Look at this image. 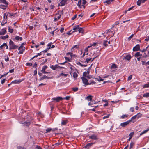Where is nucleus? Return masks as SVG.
Listing matches in <instances>:
<instances>
[{
  "label": "nucleus",
  "mask_w": 149,
  "mask_h": 149,
  "mask_svg": "<svg viewBox=\"0 0 149 149\" xmlns=\"http://www.w3.org/2000/svg\"><path fill=\"white\" fill-rule=\"evenodd\" d=\"M35 149H42V148L38 146V145H36L35 148Z\"/></svg>",
  "instance_id": "nucleus-53"
},
{
  "label": "nucleus",
  "mask_w": 149,
  "mask_h": 149,
  "mask_svg": "<svg viewBox=\"0 0 149 149\" xmlns=\"http://www.w3.org/2000/svg\"><path fill=\"white\" fill-rule=\"evenodd\" d=\"M47 66H44L42 68L41 72H42V73L44 74H48L49 73V72L45 71L46 69L47 68Z\"/></svg>",
  "instance_id": "nucleus-9"
},
{
  "label": "nucleus",
  "mask_w": 149,
  "mask_h": 149,
  "mask_svg": "<svg viewBox=\"0 0 149 149\" xmlns=\"http://www.w3.org/2000/svg\"><path fill=\"white\" fill-rule=\"evenodd\" d=\"M79 32V33L83 34L84 32V30L82 28L79 27L78 29Z\"/></svg>",
  "instance_id": "nucleus-23"
},
{
  "label": "nucleus",
  "mask_w": 149,
  "mask_h": 149,
  "mask_svg": "<svg viewBox=\"0 0 149 149\" xmlns=\"http://www.w3.org/2000/svg\"><path fill=\"white\" fill-rule=\"evenodd\" d=\"M131 122V120H129L125 122L121 123L120 124V125L122 127H125L128 125Z\"/></svg>",
  "instance_id": "nucleus-6"
},
{
  "label": "nucleus",
  "mask_w": 149,
  "mask_h": 149,
  "mask_svg": "<svg viewBox=\"0 0 149 149\" xmlns=\"http://www.w3.org/2000/svg\"><path fill=\"white\" fill-rule=\"evenodd\" d=\"M54 7L55 6L54 5H53L52 4L50 6V8L52 9H53L54 8Z\"/></svg>",
  "instance_id": "nucleus-64"
},
{
  "label": "nucleus",
  "mask_w": 149,
  "mask_h": 149,
  "mask_svg": "<svg viewBox=\"0 0 149 149\" xmlns=\"http://www.w3.org/2000/svg\"><path fill=\"white\" fill-rule=\"evenodd\" d=\"M8 35H6L4 36H1L0 37V38H1L3 39H6L8 38Z\"/></svg>",
  "instance_id": "nucleus-34"
},
{
  "label": "nucleus",
  "mask_w": 149,
  "mask_h": 149,
  "mask_svg": "<svg viewBox=\"0 0 149 149\" xmlns=\"http://www.w3.org/2000/svg\"><path fill=\"white\" fill-rule=\"evenodd\" d=\"M72 52H68V53H67V54H66L67 55H70V56L71 57H72Z\"/></svg>",
  "instance_id": "nucleus-59"
},
{
  "label": "nucleus",
  "mask_w": 149,
  "mask_h": 149,
  "mask_svg": "<svg viewBox=\"0 0 149 149\" xmlns=\"http://www.w3.org/2000/svg\"><path fill=\"white\" fill-rule=\"evenodd\" d=\"M99 54L96 56V57H94L92 60V58H86V60L84 62V63H89V62L91 61V62H92L96 57H97L99 56Z\"/></svg>",
  "instance_id": "nucleus-5"
},
{
  "label": "nucleus",
  "mask_w": 149,
  "mask_h": 149,
  "mask_svg": "<svg viewBox=\"0 0 149 149\" xmlns=\"http://www.w3.org/2000/svg\"><path fill=\"white\" fill-rule=\"evenodd\" d=\"M81 79L82 80L83 84L85 85H90L92 84H93L95 83V82H88V80L84 77H81Z\"/></svg>",
  "instance_id": "nucleus-3"
},
{
  "label": "nucleus",
  "mask_w": 149,
  "mask_h": 149,
  "mask_svg": "<svg viewBox=\"0 0 149 149\" xmlns=\"http://www.w3.org/2000/svg\"><path fill=\"white\" fill-rule=\"evenodd\" d=\"M67 74H64L63 73H61L60 74V76H63L64 77H67Z\"/></svg>",
  "instance_id": "nucleus-52"
},
{
  "label": "nucleus",
  "mask_w": 149,
  "mask_h": 149,
  "mask_svg": "<svg viewBox=\"0 0 149 149\" xmlns=\"http://www.w3.org/2000/svg\"><path fill=\"white\" fill-rule=\"evenodd\" d=\"M103 45L105 46H108V41L107 40H105L103 42Z\"/></svg>",
  "instance_id": "nucleus-36"
},
{
  "label": "nucleus",
  "mask_w": 149,
  "mask_h": 149,
  "mask_svg": "<svg viewBox=\"0 0 149 149\" xmlns=\"http://www.w3.org/2000/svg\"><path fill=\"white\" fill-rule=\"evenodd\" d=\"M5 46H6V44L4 43L3 45H1L0 46V48L1 49H2L3 48V47H5Z\"/></svg>",
  "instance_id": "nucleus-42"
},
{
  "label": "nucleus",
  "mask_w": 149,
  "mask_h": 149,
  "mask_svg": "<svg viewBox=\"0 0 149 149\" xmlns=\"http://www.w3.org/2000/svg\"><path fill=\"white\" fill-rule=\"evenodd\" d=\"M8 30L9 32H10L11 33H13V29H12L10 28L9 27H8Z\"/></svg>",
  "instance_id": "nucleus-41"
},
{
  "label": "nucleus",
  "mask_w": 149,
  "mask_h": 149,
  "mask_svg": "<svg viewBox=\"0 0 149 149\" xmlns=\"http://www.w3.org/2000/svg\"><path fill=\"white\" fill-rule=\"evenodd\" d=\"M68 123L67 120H62L61 122V125H65Z\"/></svg>",
  "instance_id": "nucleus-24"
},
{
  "label": "nucleus",
  "mask_w": 149,
  "mask_h": 149,
  "mask_svg": "<svg viewBox=\"0 0 149 149\" xmlns=\"http://www.w3.org/2000/svg\"><path fill=\"white\" fill-rule=\"evenodd\" d=\"M77 14H76L75 15H74V16L73 17H72V18H71V19L72 20H74L77 17Z\"/></svg>",
  "instance_id": "nucleus-63"
},
{
  "label": "nucleus",
  "mask_w": 149,
  "mask_h": 149,
  "mask_svg": "<svg viewBox=\"0 0 149 149\" xmlns=\"http://www.w3.org/2000/svg\"><path fill=\"white\" fill-rule=\"evenodd\" d=\"M51 48L50 47H47V48L46 49L43 51L42 52H43L44 53H45L47 52L48 50H49Z\"/></svg>",
  "instance_id": "nucleus-43"
},
{
  "label": "nucleus",
  "mask_w": 149,
  "mask_h": 149,
  "mask_svg": "<svg viewBox=\"0 0 149 149\" xmlns=\"http://www.w3.org/2000/svg\"><path fill=\"white\" fill-rule=\"evenodd\" d=\"M143 97H149V92L146 93L143 95Z\"/></svg>",
  "instance_id": "nucleus-33"
},
{
  "label": "nucleus",
  "mask_w": 149,
  "mask_h": 149,
  "mask_svg": "<svg viewBox=\"0 0 149 149\" xmlns=\"http://www.w3.org/2000/svg\"><path fill=\"white\" fill-rule=\"evenodd\" d=\"M15 16V14L11 13L9 12H6L4 14L3 19L1 23V25H4L7 23L8 19L9 18H12Z\"/></svg>",
  "instance_id": "nucleus-1"
},
{
  "label": "nucleus",
  "mask_w": 149,
  "mask_h": 149,
  "mask_svg": "<svg viewBox=\"0 0 149 149\" xmlns=\"http://www.w3.org/2000/svg\"><path fill=\"white\" fill-rule=\"evenodd\" d=\"M134 134V132H131L129 134V137H131V138H132L133 136V135Z\"/></svg>",
  "instance_id": "nucleus-46"
},
{
  "label": "nucleus",
  "mask_w": 149,
  "mask_h": 149,
  "mask_svg": "<svg viewBox=\"0 0 149 149\" xmlns=\"http://www.w3.org/2000/svg\"><path fill=\"white\" fill-rule=\"evenodd\" d=\"M140 47L139 44H137L133 48V50L134 51H137L140 50Z\"/></svg>",
  "instance_id": "nucleus-12"
},
{
  "label": "nucleus",
  "mask_w": 149,
  "mask_h": 149,
  "mask_svg": "<svg viewBox=\"0 0 149 149\" xmlns=\"http://www.w3.org/2000/svg\"><path fill=\"white\" fill-rule=\"evenodd\" d=\"M77 76L78 75L75 72H74L73 74V77L74 78H76L77 77Z\"/></svg>",
  "instance_id": "nucleus-38"
},
{
  "label": "nucleus",
  "mask_w": 149,
  "mask_h": 149,
  "mask_svg": "<svg viewBox=\"0 0 149 149\" xmlns=\"http://www.w3.org/2000/svg\"><path fill=\"white\" fill-rule=\"evenodd\" d=\"M65 59L68 61H69V62H70V58H68V57H65V56L64 57Z\"/></svg>",
  "instance_id": "nucleus-60"
},
{
  "label": "nucleus",
  "mask_w": 149,
  "mask_h": 149,
  "mask_svg": "<svg viewBox=\"0 0 149 149\" xmlns=\"http://www.w3.org/2000/svg\"><path fill=\"white\" fill-rule=\"evenodd\" d=\"M142 87L143 88H148L149 87V84H146L142 86Z\"/></svg>",
  "instance_id": "nucleus-30"
},
{
  "label": "nucleus",
  "mask_w": 149,
  "mask_h": 149,
  "mask_svg": "<svg viewBox=\"0 0 149 149\" xmlns=\"http://www.w3.org/2000/svg\"><path fill=\"white\" fill-rule=\"evenodd\" d=\"M17 45H15L14 43L11 40H10L9 41V49L10 50L14 49H16L18 48Z\"/></svg>",
  "instance_id": "nucleus-2"
},
{
  "label": "nucleus",
  "mask_w": 149,
  "mask_h": 149,
  "mask_svg": "<svg viewBox=\"0 0 149 149\" xmlns=\"http://www.w3.org/2000/svg\"><path fill=\"white\" fill-rule=\"evenodd\" d=\"M18 50H19V54H22L24 52L25 49V47H24L23 46H20L18 49Z\"/></svg>",
  "instance_id": "nucleus-7"
},
{
  "label": "nucleus",
  "mask_w": 149,
  "mask_h": 149,
  "mask_svg": "<svg viewBox=\"0 0 149 149\" xmlns=\"http://www.w3.org/2000/svg\"><path fill=\"white\" fill-rule=\"evenodd\" d=\"M131 58V56L129 54L125 56L124 57V58L128 61L130 60Z\"/></svg>",
  "instance_id": "nucleus-18"
},
{
  "label": "nucleus",
  "mask_w": 149,
  "mask_h": 149,
  "mask_svg": "<svg viewBox=\"0 0 149 149\" xmlns=\"http://www.w3.org/2000/svg\"><path fill=\"white\" fill-rule=\"evenodd\" d=\"M15 39L17 41H21L22 40V37H19V36H15Z\"/></svg>",
  "instance_id": "nucleus-19"
},
{
  "label": "nucleus",
  "mask_w": 149,
  "mask_h": 149,
  "mask_svg": "<svg viewBox=\"0 0 149 149\" xmlns=\"http://www.w3.org/2000/svg\"><path fill=\"white\" fill-rule=\"evenodd\" d=\"M142 3L141 0H138V1L137 2V3L138 5L140 6L141 5V3Z\"/></svg>",
  "instance_id": "nucleus-51"
},
{
  "label": "nucleus",
  "mask_w": 149,
  "mask_h": 149,
  "mask_svg": "<svg viewBox=\"0 0 149 149\" xmlns=\"http://www.w3.org/2000/svg\"><path fill=\"white\" fill-rule=\"evenodd\" d=\"M17 149H24V147L19 146H17Z\"/></svg>",
  "instance_id": "nucleus-48"
},
{
  "label": "nucleus",
  "mask_w": 149,
  "mask_h": 149,
  "mask_svg": "<svg viewBox=\"0 0 149 149\" xmlns=\"http://www.w3.org/2000/svg\"><path fill=\"white\" fill-rule=\"evenodd\" d=\"M128 116V114H124L121 116L120 117V118L121 119H124V118H127Z\"/></svg>",
  "instance_id": "nucleus-29"
},
{
  "label": "nucleus",
  "mask_w": 149,
  "mask_h": 149,
  "mask_svg": "<svg viewBox=\"0 0 149 149\" xmlns=\"http://www.w3.org/2000/svg\"><path fill=\"white\" fill-rule=\"evenodd\" d=\"M86 99L88 101H91L92 100V96L89 95L87 96L86 98Z\"/></svg>",
  "instance_id": "nucleus-25"
},
{
  "label": "nucleus",
  "mask_w": 149,
  "mask_h": 149,
  "mask_svg": "<svg viewBox=\"0 0 149 149\" xmlns=\"http://www.w3.org/2000/svg\"><path fill=\"white\" fill-rule=\"evenodd\" d=\"M130 112H134V109L133 107H131L130 109Z\"/></svg>",
  "instance_id": "nucleus-40"
},
{
  "label": "nucleus",
  "mask_w": 149,
  "mask_h": 149,
  "mask_svg": "<svg viewBox=\"0 0 149 149\" xmlns=\"http://www.w3.org/2000/svg\"><path fill=\"white\" fill-rule=\"evenodd\" d=\"M61 15L60 14H57L56 15V17L57 18V19L58 20L59 19L61 18Z\"/></svg>",
  "instance_id": "nucleus-54"
},
{
  "label": "nucleus",
  "mask_w": 149,
  "mask_h": 149,
  "mask_svg": "<svg viewBox=\"0 0 149 149\" xmlns=\"http://www.w3.org/2000/svg\"><path fill=\"white\" fill-rule=\"evenodd\" d=\"M6 28H3L0 31V35H4L6 34Z\"/></svg>",
  "instance_id": "nucleus-14"
},
{
  "label": "nucleus",
  "mask_w": 149,
  "mask_h": 149,
  "mask_svg": "<svg viewBox=\"0 0 149 149\" xmlns=\"http://www.w3.org/2000/svg\"><path fill=\"white\" fill-rule=\"evenodd\" d=\"M24 80V79H19V80H16L12 81L11 82V83H13L14 84H19L22 82Z\"/></svg>",
  "instance_id": "nucleus-11"
},
{
  "label": "nucleus",
  "mask_w": 149,
  "mask_h": 149,
  "mask_svg": "<svg viewBox=\"0 0 149 149\" xmlns=\"http://www.w3.org/2000/svg\"><path fill=\"white\" fill-rule=\"evenodd\" d=\"M58 67H60L58 66V65H52L50 66V68L53 70H55L56 68Z\"/></svg>",
  "instance_id": "nucleus-17"
},
{
  "label": "nucleus",
  "mask_w": 149,
  "mask_h": 149,
  "mask_svg": "<svg viewBox=\"0 0 149 149\" xmlns=\"http://www.w3.org/2000/svg\"><path fill=\"white\" fill-rule=\"evenodd\" d=\"M89 138L92 139L96 140L97 139V137L96 135L93 134L89 136Z\"/></svg>",
  "instance_id": "nucleus-16"
},
{
  "label": "nucleus",
  "mask_w": 149,
  "mask_h": 149,
  "mask_svg": "<svg viewBox=\"0 0 149 149\" xmlns=\"http://www.w3.org/2000/svg\"><path fill=\"white\" fill-rule=\"evenodd\" d=\"M83 77L87 78L89 79L91 78V75L89 74V71H88L86 72H84L83 73Z\"/></svg>",
  "instance_id": "nucleus-4"
},
{
  "label": "nucleus",
  "mask_w": 149,
  "mask_h": 149,
  "mask_svg": "<svg viewBox=\"0 0 149 149\" xmlns=\"http://www.w3.org/2000/svg\"><path fill=\"white\" fill-rule=\"evenodd\" d=\"M135 57H137L139 56H142V54H140V52H136L134 55Z\"/></svg>",
  "instance_id": "nucleus-26"
},
{
  "label": "nucleus",
  "mask_w": 149,
  "mask_h": 149,
  "mask_svg": "<svg viewBox=\"0 0 149 149\" xmlns=\"http://www.w3.org/2000/svg\"><path fill=\"white\" fill-rule=\"evenodd\" d=\"M20 123L22 124L23 126L26 127H28L31 124L30 122L29 121H25L24 122L21 121Z\"/></svg>",
  "instance_id": "nucleus-8"
},
{
  "label": "nucleus",
  "mask_w": 149,
  "mask_h": 149,
  "mask_svg": "<svg viewBox=\"0 0 149 149\" xmlns=\"http://www.w3.org/2000/svg\"><path fill=\"white\" fill-rule=\"evenodd\" d=\"M136 118H137V115H135L134 116L132 117L131 118V119H130V120H131V122H132V120H134Z\"/></svg>",
  "instance_id": "nucleus-44"
},
{
  "label": "nucleus",
  "mask_w": 149,
  "mask_h": 149,
  "mask_svg": "<svg viewBox=\"0 0 149 149\" xmlns=\"http://www.w3.org/2000/svg\"><path fill=\"white\" fill-rule=\"evenodd\" d=\"M93 143H88L85 146V147L86 148L89 149L90 147L93 145Z\"/></svg>",
  "instance_id": "nucleus-20"
},
{
  "label": "nucleus",
  "mask_w": 149,
  "mask_h": 149,
  "mask_svg": "<svg viewBox=\"0 0 149 149\" xmlns=\"http://www.w3.org/2000/svg\"><path fill=\"white\" fill-rule=\"evenodd\" d=\"M50 79V77H48L47 76L45 75H44L43 77H41V78H40L39 79V80L41 81L45 79Z\"/></svg>",
  "instance_id": "nucleus-21"
},
{
  "label": "nucleus",
  "mask_w": 149,
  "mask_h": 149,
  "mask_svg": "<svg viewBox=\"0 0 149 149\" xmlns=\"http://www.w3.org/2000/svg\"><path fill=\"white\" fill-rule=\"evenodd\" d=\"M136 115H137V118L138 119L141 118L142 116V114H141L140 113H138Z\"/></svg>",
  "instance_id": "nucleus-31"
},
{
  "label": "nucleus",
  "mask_w": 149,
  "mask_h": 149,
  "mask_svg": "<svg viewBox=\"0 0 149 149\" xmlns=\"http://www.w3.org/2000/svg\"><path fill=\"white\" fill-rule=\"evenodd\" d=\"M3 4H4V5H0V8L2 9L5 10L6 9V8L8 6V4L7 3H4Z\"/></svg>",
  "instance_id": "nucleus-13"
},
{
  "label": "nucleus",
  "mask_w": 149,
  "mask_h": 149,
  "mask_svg": "<svg viewBox=\"0 0 149 149\" xmlns=\"http://www.w3.org/2000/svg\"><path fill=\"white\" fill-rule=\"evenodd\" d=\"M82 4V0H79V1L78 3L77 4V6L79 7H81V5Z\"/></svg>",
  "instance_id": "nucleus-32"
},
{
  "label": "nucleus",
  "mask_w": 149,
  "mask_h": 149,
  "mask_svg": "<svg viewBox=\"0 0 149 149\" xmlns=\"http://www.w3.org/2000/svg\"><path fill=\"white\" fill-rule=\"evenodd\" d=\"M52 99L56 100V102H58L62 100L63 98L61 97H58L56 98H52Z\"/></svg>",
  "instance_id": "nucleus-15"
},
{
  "label": "nucleus",
  "mask_w": 149,
  "mask_h": 149,
  "mask_svg": "<svg viewBox=\"0 0 149 149\" xmlns=\"http://www.w3.org/2000/svg\"><path fill=\"white\" fill-rule=\"evenodd\" d=\"M79 48V45H75L73 46V47L71 48V50L73 49L74 48H76L77 49H78Z\"/></svg>",
  "instance_id": "nucleus-49"
},
{
  "label": "nucleus",
  "mask_w": 149,
  "mask_h": 149,
  "mask_svg": "<svg viewBox=\"0 0 149 149\" xmlns=\"http://www.w3.org/2000/svg\"><path fill=\"white\" fill-rule=\"evenodd\" d=\"M134 143L133 142H131L130 144V149H131L134 145Z\"/></svg>",
  "instance_id": "nucleus-39"
},
{
  "label": "nucleus",
  "mask_w": 149,
  "mask_h": 149,
  "mask_svg": "<svg viewBox=\"0 0 149 149\" xmlns=\"http://www.w3.org/2000/svg\"><path fill=\"white\" fill-rule=\"evenodd\" d=\"M149 130V128L148 129L145 130L144 131H143L142 132H141V134H140V135L141 136V135H142L143 134L146 133Z\"/></svg>",
  "instance_id": "nucleus-28"
},
{
  "label": "nucleus",
  "mask_w": 149,
  "mask_h": 149,
  "mask_svg": "<svg viewBox=\"0 0 149 149\" xmlns=\"http://www.w3.org/2000/svg\"><path fill=\"white\" fill-rule=\"evenodd\" d=\"M67 0H62L58 4V6H63L66 3Z\"/></svg>",
  "instance_id": "nucleus-10"
},
{
  "label": "nucleus",
  "mask_w": 149,
  "mask_h": 149,
  "mask_svg": "<svg viewBox=\"0 0 149 149\" xmlns=\"http://www.w3.org/2000/svg\"><path fill=\"white\" fill-rule=\"evenodd\" d=\"M72 89L74 92H76L78 90V87L73 88H72Z\"/></svg>",
  "instance_id": "nucleus-45"
},
{
  "label": "nucleus",
  "mask_w": 149,
  "mask_h": 149,
  "mask_svg": "<svg viewBox=\"0 0 149 149\" xmlns=\"http://www.w3.org/2000/svg\"><path fill=\"white\" fill-rule=\"evenodd\" d=\"M82 6H84L86 3V0H82Z\"/></svg>",
  "instance_id": "nucleus-47"
},
{
  "label": "nucleus",
  "mask_w": 149,
  "mask_h": 149,
  "mask_svg": "<svg viewBox=\"0 0 149 149\" xmlns=\"http://www.w3.org/2000/svg\"><path fill=\"white\" fill-rule=\"evenodd\" d=\"M7 3L6 0H0V3Z\"/></svg>",
  "instance_id": "nucleus-55"
},
{
  "label": "nucleus",
  "mask_w": 149,
  "mask_h": 149,
  "mask_svg": "<svg viewBox=\"0 0 149 149\" xmlns=\"http://www.w3.org/2000/svg\"><path fill=\"white\" fill-rule=\"evenodd\" d=\"M86 51H87V49H85V52L83 54V55L82 56V57H83L86 55Z\"/></svg>",
  "instance_id": "nucleus-57"
},
{
  "label": "nucleus",
  "mask_w": 149,
  "mask_h": 149,
  "mask_svg": "<svg viewBox=\"0 0 149 149\" xmlns=\"http://www.w3.org/2000/svg\"><path fill=\"white\" fill-rule=\"evenodd\" d=\"M77 64L78 65H80V66H81L83 67H85L86 66H87V65L86 64H84V65H83V64H82L80 62H78V63H77Z\"/></svg>",
  "instance_id": "nucleus-35"
},
{
  "label": "nucleus",
  "mask_w": 149,
  "mask_h": 149,
  "mask_svg": "<svg viewBox=\"0 0 149 149\" xmlns=\"http://www.w3.org/2000/svg\"><path fill=\"white\" fill-rule=\"evenodd\" d=\"M5 60L7 62L9 61V58L8 56H5Z\"/></svg>",
  "instance_id": "nucleus-56"
},
{
  "label": "nucleus",
  "mask_w": 149,
  "mask_h": 149,
  "mask_svg": "<svg viewBox=\"0 0 149 149\" xmlns=\"http://www.w3.org/2000/svg\"><path fill=\"white\" fill-rule=\"evenodd\" d=\"M46 130V133H48L51 131V128H47Z\"/></svg>",
  "instance_id": "nucleus-58"
},
{
  "label": "nucleus",
  "mask_w": 149,
  "mask_h": 149,
  "mask_svg": "<svg viewBox=\"0 0 149 149\" xmlns=\"http://www.w3.org/2000/svg\"><path fill=\"white\" fill-rule=\"evenodd\" d=\"M58 30V28H56V29L55 30H54L50 32V33L52 34V36L54 35V32L56 31V30Z\"/></svg>",
  "instance_id": "nucleus-61"
},
{
  "label": "nucleus",
  "mask_w": 149,
  "mask_h": 149,
  "mask_svg": "<svg viewBox=\"0 0 149 149\" xmlns=\"http://www.w3.org/2000/svg\"><path fill=\"white\" fill-rule=\"evenodd\" d=\"M113 0H107L105 1V3H107V4H109L111 2H112Z\"/></svg>",
  "instance_id": "nucleus-37"
},
{
  "label": "nucleus",
  "mask_w": 149,
  "mask_h": 149,
  "mask_svg": "<svg viewBox=\"0 0 149 149\" xmlns=\"http://www.w3.org/2000/svg\"><path fill=\"white\" fill-rule=\"evenodd\" d=\"M110 114H108L107 115L103 117V119H104L106 118H108L109 116H110Z\"/></svg>",
  "instance_id": "nucleus-50"
},
{
  "label": "nucleus",
  "mask_w": 149,
  "mask_h": 149,
  "mask_svg": "<svg viewBox=\"0 0 149 149\" xmlns=\"http://www.w3.org/2000/svg\"><path fill=\"white\" fill-rule=\"evenodd\" d=\"M79 25H77L75 26H74V28H73V30L74 31L73 32H75L77 31V30L79 29Z\"/></svg>",
  "instance_id": "nucleus-22"
},
{
  "label": "nucleus",
  "mask_w": 149,
  "mask_h": 149,
  "mask_svg": "<svg viewBox=\"0 0 149 149\" xmlns=\"http://www.w3.org/2000/svg\"><path fill=\"white\" fill-rule=\"evenodd\" d=\"M148 46H147V47H146L145 49H144L141 52H145L147 50V48H148Z\"/></svg>",
  "instance_id": "nucleus-62"
},
{
  "label": "nucleus",
  "mask_w": 149,
  "mask_h": 149,
  "mask_svg": "<svg viewBox=\"0 0 149 149\" xmlns=\"http://www.w3.org/2000/svg\"><path fill=\"white\" fill-rule=\"evenodd\" d=\"M117 65L116 64H113L112 65L111 67V69H116L117 68Z\"/></svg>",
  "instance_id": "nucleus-27"
}]
</instances>
